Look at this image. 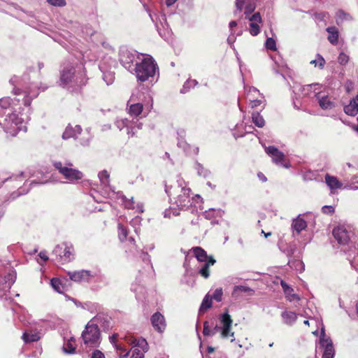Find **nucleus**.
Segmentation results:
<instances>
[{
	"label": "nucleus",
	"mask_w": 358,
	"mask_h": 358,
	"mask_svg": "<svg viewBox=\"0 0 358 358\" xmlns=\"http://www.w3.org/2000/svg\"><path fill=\"white\" fill-rule=\"evenodd\" d=\"M117 339V334H113L112 336L110 337V342L115 345Z\"/></svg>",
	"instance_id": "55"
},
{
	"label": "nucleus",
	"mask_w": 358,
	"mask_h": 358,
	"mask_svg": "<svg viewBox=\"0 0 358 358\" xmlns=\"http://www.w3.org/2000/svg\"><path fill=\"white\" fill-rule=\"evenodd\" d=\"M214 351H215V348H213V347H212V346H208V347L207 348V352H208V353H213V352H214Z\"/></svg>",
	"instance_id": "59"
},
{
	"label": "nucleus",
	"mask_w": 358,
	"mask_h": 358,
	"mask_svg": "<svg viewBox=\"0 0 358 358\" xmlns=\"http://www.w3.org/2000/svg\"><path fill=\"white\" fill-rule=\"evenodd\" d=\"M203 262H205L203 266V278H208L210 275L209 267L214 265L216 260L213 256L208 255L203 249Z\"/></svg>",
	"instance_id": "14"
},
{
	"label": "nucleus",
	"mask_w": 358,
	"mask_h": 358,
	"mask_svg": "<svg viewBox=\"0 0 358 358\" xmlns=\"http://www.w3.org/2000/svg\"><path fill=\"white\" fill-rule=\"evenodd\" d=\"M125 340L127 342V343L131 344V345H134L136 342V338L132 336H126Z\"/></svg>",
	"instance_id": "51"
},
{
	"label": "nucleus",
	"mask_w": 358,
	"mask_h": 358,
	"mask_svg": "<svg viewBox=\"0 0 358 358\" xmlns=\"http://www.w3.org/2000/svg\"><path fill=\"white\" fill-rule=\"evenodd\" d=\"M222 294L223 292L222 288H217L214 291L213 294L210 295V301L214 299L216 301L220 302L222 299Z\"/></svg>",
	"instance_id": "34"
},
{
	"label": "nucleus",
	"mask_w": 358,
	"mask_h": 358,
	"mask_svg": "<svg viewBox=\"0 0 358 358\" xmlns=\"http://www.w3.org/2000/svg\"><path fill=\"white\" fill-rule=\"evenodd\" d=\"M157 64L151 56L145 57L141 62L136 63L135 74L138 80L145 82L155 75Z\"/></svg>",
	"instance_id": "2"
},
{
	"label": "nucleus",
	"mask_w": 358,
	"mask_h": 358,
	"mask_svg": "<svg viewBox=\"0 0 358 358\" xmlns=\"http://www.w3.org/2000/svg\"><path fill=\"white\" fill-rule=\"evenodd\" d=\"M262 103V101L260 99L250 100V106L252 108H257Z\"/></svg>",
	"instance_id": "50"
},
{
	"label": "nucleus",
	"mask_w": 358,
	"mask_h": 358,
	"mask_svg": "<svg viewBox=\"0 0 358 358\" xmlns=\"http://www.w3.org/2000/svg\"><path fill=\"white\" fill-rule=\"evenodd\" d=\"M187 257H194L196 258L198 262H201V248L195 247L190 250L187 253Z\"/></svg>",
	"instance_id": "30"
},
{
	"label": "nucleus",
	"mask_w": 358,
	"mask_h": 358,
	"mask_svg": "<svg viewBox=\"0 0 358 358\" xmlns=\"http://www.w3.org/2000/svg\"><path fill=\"white\" fill-rule=\"evenodd\" d=\"M250 92H259V91L255 88V87H252L250 90Z\"/></svg>",
	"instance_id": "62"
},
{
	"label": "nucleus",
	"mask_w": 358,
	"mask_h": 358,
	"mask_svg": "<svg viewBox=\"0 0 358 358\" xmlns=\"http://www.w3.org/2000/svg\"><path fill=\"white\" fill-rule=\"evenodd\" d=\"M13 100L10 97H3L0 99V107L2 109H8L11 104Z\"/></svg>",
	"instance_id": "35"
},
{
	"label": "nucleus",
	"mask_w": 358,
	"mask_h": 358,
	"mask_svg": "<svg viewBox=\"0 0 358 358\" xmlns=\"http://www.w3.org/2000/svg\"><path fill=\"white\" fill-rule=\"evenodd\" d=\"M292 227L293 230L299 234L301 231L304 230L307 227V223L303 219L298 217L293 220Z\"/></svg>",
	"instance_id": "22"
},
{
	"label": "nucleus",
	"mask_w": 358,
	"mask_h": 358,
	"mask_svg": "<svg viewBox=\"0 0 358 358\" xmlns=\"http://www.w3.org/2000/svg\"><path fill=\"white\" fill-rule=\"evenodd\" d=\"M257 176H258L259 179L262 182H266V181L267 180L266 177V176H264V174L263 173H262V172H259V173H257Z\"/></svg>",
	"instance_id": "53"
},
{
	"label": "nucleus",
	"mask_w": 358,
	"mask_h": 358,
	"mask_svg": "<svg viewBox=\"0 0 358 358\" xmlns=\"http://www.w3.org/2000/svg\"><path fill=\"white\" fill-rule=\"evenodd\" d=\"M6 180V178H3V179L0 178V185L3 183Z\"/></svg>",
	"instance_id": "63"
},
{
	"label": "nucleus",
	"mask_w": 358,
	"mask_h": 358,
	"mask_svg": "<svg viewBox=\"0 0 358 358\" xmlns=\"http://www.w3.org/2000/svg\"><path fill=\"white\" fill-rule=\"evenodd\" d=\"M332 234L338 243L341 245L348 244L350 239L351 232L348 231L343 226L335 227L333 229Z\"/></svg>",
	"instance_id": "9"
},
{
	"label": "nucleus",
	"mask_w": 358,
	"mask_h": 358,
	"mask_svg": "<svg viewBox=\"0 0 358 358\" xmlns=\"http://www.w3.org/2000/svg\"><path fill=\"white\" fill-rule=\"evenodd\" d=\"M252 122L258 127H263L265 125V120L259 112L252 113Z\"/></svg>",
	"instance_id": "27"
},
{
	"label": "nucleus",
	"mask_w": 358,
	"mask_h": 358,
	"mask_svg": "<svg viewBox=\"0 0 358 358\" xmlns=\"http://www.w3.org/2000/svg\"><path fill=\"white\" fill-rule=\"evenodd\" d=\"M356 310H357V313L358 314V302H357V303H356Z\"/></svg>",
	"instance_id": "64"
},
{
	"label": "nucleus",
	"mask_w": 358,
	"mask_h": 358,
	"mask_svg": "<svg viewBox=\"0 0 358 358\" xmlns=\"http://www.w3.org/2000/svg\"><path fill=\"white\" fill-rule=\"evenodd\" d=\"M116 349L122 352H127V349L115 344Z\"/></svg>",
	"instance_id": "56"
},
{
	"label": "nucleus",
	"mask_w": 358,
	"mask_h": 358,
	"mask_svg": "<svg viewBox=\"0 0 358 358\" xmlns=\"http://www.w3.org/2000/svg\"><path fill=\"white\" fill-rule=\"evenodd\" d=\"M128 229L121 223L117 225V235L120 242L123 243L128 240L131 245H136L135 239L133 237H128Z\"/></svg>",
	"instance_id": "16"
},
{
	"label": "nucleus",
	"mask_w": 358,
	"mask_h": 358,
	"mask_svg": "<svg viewBox=\"0 0 358 358\" xmlns=\"http://www.w3.org/2000/svg\"><path fill=\"white\" fill-rule=\"evenodd\" d=\"M245 14L246 15L252 13L256 8V0H250L248 3L244 6Z\"/></svg>",
	"instance_id": "32"
},
{
	"label": "nucleus",
	"mask_w": 358,
	"mask_h": 358,
	"mask_svg": "<svg viewBox=\"0 0 358 358\" xmlns=\"http://www.w3.org/2000/svg\"><path fill=\"white\" fill-rule=\"evenodd\" d=\"M248 18L251 22L261 23L262 22L261 15L259 12L254 13L250 17H245Z\"/></svg>",
	"instance_id": "41"
},
{
	"label": "nucleus",
	"mask_w": 358,
	"mask_h": 358,
	"mask_svg": "<svg viewBox=\"0 0 358 358\" xmlns=\"http://www.w3.org/2000/svg\"><path fill=\"white\" fill-rule=\"evenodd\" d=\"M232 320L228 313H224L222 315L221 323L222 324V336L224 338L234 337V332L231 331Z\"/></svg>",
	"instance_id": "10"
},
{
	"label": "nucleus",
	"mask_w": 358,
	"mask_h": 358,
	"mask_svg": "<svg viewBox=\"0 0 358 358\" xmlns=\"http://www.w3.org/2000/svg\"><path fill=\"white\" fill-rule=\"evenodd\" d=\"M75 71V69L73 66L66 67L63 69L60 76V81L63 85H67L72 81Z\"/></svg>",
	"instance_id": "18"
},
{
	"label": "nucleus",
	"mask_w": 358,
	"mask_h": 358,
	"mask_svg": "<svg viewBox=\"0 0 358 358\" xmlns=\"http://www.w3.org/2000/svg\"><path fill=\"white\" fill-rule=\"evenodd\" d=\"M55 260L62 264L70 262L73 259V248L66 244L57 245L52 251Z\"/></svg>",
	"instance_id": "6"
},
{
	"label": "nucleus",
	"mask_w": 358,
	"mask_h": 358,
	"mask_svg": "<svg viewBox=\"0 0 358 358\" xmlns=\"http://www.w3.org/2000/svg\"><path fill=\"white\" fill-rule=\"evenodd\" d=\"M68 275L69 278L77 283L89 282L94 275L90 271L81 270L78 271H69Z\"/></svg>",
	"instance_id": "8"
},
{
	"label": "nucleus",
	"mask_w": 358,
	"mask_h": 358,
	"mask_svg": "<svg viewBox=\"0 0 358 358\" xmlns=\"http://www.w3.org/2000/svg\"><path fill=\"white\" fill-rule=\"evenodd\" d=\"M135 59L134 53L128 50H122L120 54V62L126 69L131 68Z\"/></svg>",
	"instance_id": "13"
},
{
	"label": "nucleus",
	"mask_w": 358,
	"mask_h": 358,
	"mask_svg": "<svg viewBox=\"0 0 358 358\" xmlns=\"http://www.w3.org/2000/svg\"><path fill=\"white\" fill-rule=\"evenodd\" d=\"M51 285L55 290H56L59 293H62L64 290V287L62 285V282L58 278H52L51 280Z\"/></svg>",
	"instance_id": "31"
},
{
	"label": "nucleus",
	"mask_w": 358,
	"mask_h": 358,
	"mask_svg": "<svg viewBox=\"0 0 358 358\" xmlns=\"http://www.w3.org/2000/svg\"><path fill=\"white\" fill-rule=\"evenodd\" d=\"M38 256L43 262H46L48 259V257L46 254V252H41Z\"/></svg>",
	"instance_id": "52"
},
{
	"label": "nucleus",
	"mask_w": 358,
	"mask_h": 358,
	"mask_svg": "<svg viewBox=\"0 0 358 358\" xmlns=\"http://www.w3.org/2000/svg\"><path fill=\"white\" fill-rule=\"evenodd\" d=\"M237 26V23L236 21H231L229 23V27L230 29H232Z\"/></svg>",
	"instance_id": "58"
},
{
	"label": "nucleus",
	"mask_w": 358,
	"mask_h": 358,
	"mask_svg": "<svg viewBox=\"0 0 358 358\" xmlns=\"http://www.w3.org/2000/svg\"><path fill=\"white\" fill-rule=\"evenodd\" d=\"M254 290L248 286L238 285L234 287L232 294L234 296H238L242 293H245L247 296H252Z\"/></svg>",
	"instance_id": "24"
},
{
	"label": "nucleus",
	"mask_w": 358,
	"mask_h": 358,
	"mask_svg": "<svg viewBox=\"0 0 358 358\" xmlns=\"http://www.w3.org/2000/svg\"><path fill=\"white\" fill-rule=\"evenodd\" d=\"M199 320H197V323H196V332H197V335H198L199 338L201 340V336L199 335Z\"/></svg>",
	"instance_id": "61"
},
{
	"label": "nucleus",
	"mask_w": 358,
	"mask_h": 358,
	"mask_svg": "<svg viewBox=\"0 0 358 358\" xmlns=\"http://www.w3.org/2000/svg\"><path fill=\"white\" fill-rule=\"evenodd\" d=\"M129 352H120L118 356L120 358H127L129 356Z\"/></svg>",
	"instance_id": "54"
},
{
	"label": "nucleus",
	"mask_w": 358,
	"mask_h": 358,
	"mask_svg": "<svg viewBox=\"0 0 358 358\" xmlns=\"http://www.w3.org/2000/svg\"><path fill=\"white\" fill-rule=\"evenodd\" d=\"M266 48L268 50H276V45L275 41L273 38H268L266 41Z\"/></svg>",
	"instance_id": "40"
},
{
	"label": "nucleus",
	"mask_w": 358,
	"mask_h": 358,
	"mask_svg": "<svg viewBox=\"0 0 358 358\" xmlns=\"http://www.w3.org/2000/svg\"><path fill=\"white\" fill-rule=\"evenodd\" d=\"M85 345L90 348L98 347L101 342V334L97 324H89L82 333Z\"/></svg>",
	"instance_id": "4"
},
{
	"label": "nucleus",
	"mask_w": 358,
	"mask_h": 358,
	"mask_svg": "<svg viewBox=\"0 0 358 358\" xmlns=\"http://www.w3.org/2000/svg\"><path fill=\"white\" fill-rule=\"evenodd\" d=\"M325 182L331 189L341 188L343 185L338 178L335 176H331L329 174L325 176Z\"/></svg>",
	"instance_id": "23"
},
{
	"label": "nucleus",
	"mask_w": 358,
	"mask_h": 358,
	"mask_svg": "<svg viewBox=\"0 0 358 358\" xmlns=\"http://www.w3.org/2000/svg\"><path fill=\"white\" fill-rule=\"evenodd\" d=\"M122 124L127 127V134L129 138H133L134 137L136 138H140L141 135L138 134V130L141 129V126L138 124L136 127H129L128 124L129 123V121L127 119H124L122 120Z\"/></svg>",
	"instance_id": "21"
},
{
	"label": "nucleus",
	"mask_w": 358,
	"mask_h": 358,
	"mask_svg": "<svg viewBox=\"0 0 358 358\" xmlns=\"http://www.w3.org/2000/svg\"><path fill=\"white\" fill-rule=\"evenodd\" d=\"M131 352L132 354L130 358H145L143 352L138 348H132Z\"/></svg>",
	"instance_id": "42"
},
{
	"label": "nucleus",
	"mask_w": 358,
	"mask_h": 358,
	"mask_svg": "<svg viewBox=\"0 0 358 358\" xmlns=\"http://www.w3.org/2000/svg\"><path fill=\"white\" fill-rule=\"evenodd\" d=\"M196 85H198V82L196 80L189 79L188 80H187L185 82V85H183V89L182 90V92L185 93V92H186L187 89H189L190 87L194 88Z\"/></svg>",
	"instance_id": "37"
},
{
	"label": "nucleus",
	"mask_w": 358,
	"mask_h": 358,
	"mask_svg": "<svg viewBox=\"0 0 358 358\" xmlns=\"http://www.w3.org/2000/svg\"><path fill=\"white\" fill-rule=\"evenodd\" d=\"M48 2L56 6H64L66 5L65 0H48Z\"/></svg>",
	"instance_id": "45"
},
{
	"label": "nucleus",
	"mask_w": 358,
	"mask_h": 358,
	"mask_svg": "<svg viewBox=\"0 0 358 358\" xmlns=\"http://www.w3.org/2000/svg\"><path fill=\"white\" fill-rule=\"evenodd\" d=\"M318 100V103L320 108L323 110H331L335 108L336 103L334 99L328 95H321L320 93H317L315 95Z\"/></svg>",
	"instance_id": "11"
},
{
	"label": "nucleus",
	"mask_w": 358,
	"mask_h": 358,
	"mask_svg": "<svg viewBox=\"0 0 358 358\" xmlns=\"http://www.w3.org/2000/svg\"><path fill=\"white\" fill-rule=\"evenodd\" d=\"M76 348V340L73 337H71L66 343L64 344L63 349L65 352L73 354Z\"/></svg>",
	"instance_id": "25"
},
{
	"label": "nucleus",
	"mask_w": 358,
	"mask_h": 358,
	"mask_svg": "<svg viewBox=\"0 0 358 358\" xmlns=\"http://www.w3.org/2000/svg\"><path fill=\"white\" fill-rule=\"evenodd\" d=\"M260 27L256 22H251L250 24V33L252 36H255L259 34Z\"/></svg>",
	"instance_id": "39"
},
{
	"label": "nucleus",
	"mask_w": 358,
	"mask_h": 358,
	"mask_svg": "<svg viewBox=\"0 0 358 358\" xmlns=\"http://www.w3.org/2000/svg\"><path fill=\"white\" fill-rule=\"evenodd\" d=\"M169 196L174 203L180 208L188 207L191 205L190 189L189 188L180 187L174 189L172 192L170 191Z\"/></svg>",
	"instance_id": "5"
},
{
	"label": "nucleus",
	"mask_w": 358,
	"mask_h": 358,
	"mask_svg": "<svg viewBox=\"0 0 358 358\" xmlns=\"http://www.w3.org/2000/svg\"><path fill=\"white\" fill-rule=\"evenodd\" d=\"M262 234H263L265 236V238H268V236H271V232L266 233L264 230L262 231Z\"/></svg>",
	"instance_id": "60"
},
{
	"label": "nucleus",
	"mask_w": 358,
	"mask_h": 358,
	"mask_svg": "<svg viewBox=\"0 0 358 358\" xmlns=\"http://www.w3.org/2000/svg\"><path fill=\"white\" fill-rule=\"evenodd\" d=\"M326 31L329 34L327 39L329 41V43L334 45H337L338 42V36H339L338 29L336 27L332 26V27H327L326 29Z\"/></svg>",
	"instance_id": "20"
},
{
	"label": "nucleus",
	"mask_w": 358,
	"mask_h": 358,
	"mask_svg": "<svg viewBox=\"0 0 358 358\" xmlns=\"http://www.w3.org/2000/svg\"><path fill=\"white\" fill-rule=\"evenodd\" d=\"M348 58L344 53H341L338 56V62L341 64H345L348 62Z\"/></svg>",
	"instance_id": "47"
},
{
	"label": "nucleus",
	"mask_w": 358,
	"mask_h": 358,
	"mask_svg": "<svg viewBox=\"0 0 358 358\" xmlns=\"http://www.w3.org/2000/svg\"><path fill=\"white\" fill-rule=\"evenodd\" d=\"M92 358H105V356L100 350H96L93 352Z\"/></svg>",
	"instance_id": "48"
},
{
	"label": "nucleus",
	"mask_w": 358,
	"mask_h": 358,
	"mask_svg": "<svg viewBox=\"0 0 358 358\" xmlns=\"http://www.w3.org/2000/svg\"><path fill=\"white\" fill-rule=\"evenodd\" d=\"M22 339L25 343L35 342L40 339V336L39 334L36 332H24L22 335Z\"/></svg>",
	"instance_id": "28"
},
{
	"label": "nucleus",
	"mask_w": 358,
	"mask_h": 358,
	"mask_svg": "<svg viewBox=\"0 0 358 358\" xmlns=\"http://www.w3.org/2000/svg\"><path fill=\"white\" fill-rule=\"evenodd\" d=\"M151 322L154 329L158 332H163L166 328V321L164 317L159 312L155 313L151 317Z\"/></svg>",
	"instance_id": "12"
},
{
	"label": "nucleus",
	"mask_w": 358,
	"mask_h": 358,
	"mask_svg": "<svg viewBox=\"0 0 358 358\" xmlns=\"http://www.w3.org/2000/svg\"><path fill=\"white\" fill-rule=\"evenodd\" d=\"M177 0H166V4L167 6H171L176 2Z\"/></svg>",
	"instance_id": "57"
},
{
	"label": "nucleus",
	"mask_w": 358,
	"mask_h": 358,
	"mask_svg": "<svg viewBox=\"0 0 358 358\" xmlns=\"http://www.w3.org/2000/svg\"><path fill=\"white\" fill-rule=\"evenodd\" d=\"M250 0H236V7L238 11H242L244 6L248 3Z\"/></svg>",
	"instance_id": "44"
},
{
	"label": "nucleus",
	"mask_w": 358,
	"mask_h": 358,
	"mask_svg": "<svg viewBox=\"0 0 358 358\" xmlns=\"http://www.w3.org/2000/svg\"><path fill=\"white\" fill-rule=\"evenodd\" d=\"M143 109V106L142 103H134L129 106V113L132 116L138 117L141 114Z\"/></svg>",
	"instance_id": "26"
},
{
	"label": "nucleus",
	"mask_w": 358,
	"mask_h": 358,
	"mask_svg": "<svg viewBox=\"0 0 358 358\" xmlns=\"http://www.w3.org/2000/svg\"><path fill=\"white\" fill-rule=\"evenodd\" d=\"M203 335H210L211 332L208 328V322H205L203 325Z\"/></svg>",
	"instance_id": "49"
},
{
	"label": "nucleus",
	"mask_w": 358,
	"mask_h": 358,
	"mask_svg": "<svg viewBox=\"0 0 358 358\" xmlns=\"http://www.w3.org/2000/svg\"><path fill=\"white\" fill-rule=\"evenodd\" d=\"M320 343L324 347L322 358H333L334 356V349L331 341L329 338L321 337Z\"/></svg>",
	"instance_id": "15"
},
{
	"label": "nucleus",
	"mask_w": 358,
	"mask_h": 358,
	"mask_svg": "<svg viewBox=\"0 0 358 358\" xmlns=\"http://www.w3.org/2000/svg\"><path fill=\"white\" fill-rule=\"evenodd\" d=\"M282 317L287 324H291L296 320V315L294 312L285 311L282 313Z\"/></svg>",
	"instance_id": "29"
},
{
	"label": "nucleus",
	"mask_w": 358,
	"mask_h": 358,
	"mask_svg": "<svg viewBox=\"0 0 358 358\" xmlns=\"http://www.w3.org/2000/svg\"><path fill=\"white\" fill-rule=\"evenodd\" d=\"M344 112L351 116H355L358 113V95L350 100V103L344 107Z\"/></svg>",
	"instance_id": "19"
},
{
	"label": "nucleus",
	"mask_w": 358,
	"mask_h": 358,
	"mask_svg": "<svg viewBox=\"0 0 358 358\" xmlns=\"http://www.w3.org/2000/svg\"><path fill=\"white\" fill-rule=\"evenodd\" d=\"M322 211L325 214H333L334 213V208L331 206H324L322 208Z\"/></svg>",
	"instance_id": "46"
},
{
	"label": "nucleus",
	"mask_w": 358,
	"mask_h": 358,
	"mask_svg": "<svg viewBox=\"0 0 358 358\" xmlns=\"http://www.w3.org/2000/svg\"><path fill=\"white\" fill-rule=\"evenodd\" d=\"M210 294H207L204 299H203V310L204 309H208L211 307L212 306V301H210Z\"/></svg>",
	"instance_id": "43"
},
{
	"label": "nucleus",
	"mask_w": 358,
	"mask_h": 358,
	"mask_svg": "<svg viewBox=\"0 0 358 358\" xmlns=\"http://www.w3.org/2000/svg\"><path fill=\"white\" fill-rule=\"evenodd\" d=\"M1 124L8 137H15L20 131H27L24 120L15 112L8 113Z\"/></svg>",
	"instance_id": "1"
},
{
	"label": "nucleus",
	"mask_w": 358,
	"mask_h": 358,
	"mask_svg": "<svg viewBox=\"0 0 358 358\" xmlns=\"http://www.w3.org/2000/svg\"><path fill=\"white\" fill-rule=\"evenodd\" d=\"M326 62L323 57L320 54L317 55V58L314 60L310 61V64H314L315 66H319L320 69H323Z\"/></svg>",
	"instance_id": "33"
},
{
	"label": "nucleus",
	"mask_w": 358,
	"mask_h": 358,
	"mask_svg": "<svg viewBox=\"0 0 358 358\" xmlns=\"http://www.w3.org/2000/svg\"><path fill=\"white\" fill-rule=\"evenodd\" d=\"M99 178L102 183L107 184L109 182L110 174L107 171L103 170L99 173Z\"/></svg>",
	"instance_id": "38"
},
{
	"label": "nucleus",
	"mask_w": 358,
	"mask_h": 358,
	"mask_svg": "<svg viewBox=\"0 0 358 358\" xmlns=\"http://www.w3.org/2000/svg\"><path fill=\"white\" fill-rule=\"evenodd\" d=\"M280 285L285 294L287 300L290 302L300 301V296L298 294H294L293 288L289 287L284 280H281Z\"/></svg>",
	"instance_id": "17"
},
{
	"label": "nucleus",
	"mask_w": 358,
	"mask_h": 358,
	"mask_svg": "<svg viewBox=\"0 0 358 358\" xmlns=\"http://www.w3.org/2000/svg\"><path fill=\"white\" fill-rule=\"evenodd\" d=\"M52 165L59 173L69 182H73L81 180L83 177V173L78 169H74L73 163L70 161H55Z\"/></svg>",
	"instance_id": "3"
},
{
	"label": "nucleus",
	"mask_w": 358,
	"mask_h": 358,
	"mask_svg": "<svg viewBox=\"0 0 358 358\" xmlns=\"http://www.w3.org/2000/svg\"><path fill=\"white\" fill-rule=\"evenodd\" d=\"M134 347H139L141 348L142 352H145L148 349V345L145 339L144 338H139L136 339V342Z\"/></svg>",
	"instance_id": "36"
},
{
	"label": "nucleus",
	"mask_w": 358,
	"mask_h": 358,
	"mask_svg": "<svg viewBox=\"0 0 358 358\" xmlns=\"http://www.w3.org/2000/svg\"><path fill=\"white\" fill-rule=\"evenodd\" d=\"M265 151L267 155H268L271 158L273 163L278 164H281L285 168H288L289 166V163L285 162V155L281 151H280L277 148L273 145H270L265 148Z\"/></svg>",
	"instance_id": "7"
}]
</instances>
